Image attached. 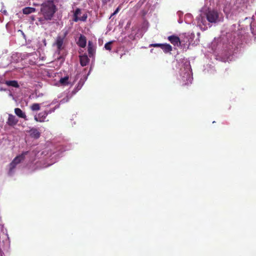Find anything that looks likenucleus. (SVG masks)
Listing matches in <instances>:
<instances>
[{
    "mask_svg": "<svg viewBox=\"0 0 256 256\" xmlns=\"http://www.w3.org/2000/svg\"><path fill=\"white\" fill-rule=\"evenodd\" d=\"M56 11V6L49 5L44 2L41 4L40 12L46 20H52Z\"/></svg>",
    "mask_w": 256,
    "mask_h": 256,
    "instance_id": "1",
    "label": "nucleus"
},
{
    "mask_svg": "<svg viewBox=\"0 0 256 256\" xmlns=\"http://www.w3.org/2000/svg\"><path fill=\"white\" fill-rule=\"evenodd\" d=\"M68 34L67 32H66L64 34V36H58L56 39L55 42L54 44V46H56V51L58 54H60V51L64 49V42Z\"/></svg>",
    "mask_w": 256,
    "mask_h": 256,
    "instance_id": "2",
    "label": "nucleus"
},
{
    "mask_svg": "<svg viewBox=\"0 0 256 256\" xmlns=\"http://www.w3.org/2000/svg\"><path fill=\"white\" fill-rule=\"evenodd\" d=\"M207 20L211 23H216L218 21L219 14L216 10H208L206 12Z\"/></svg>",
    "mask_w": 256,
    "mask_h": 256,
    "instance_id": "3",
    "label": "nucleus"
},
{
    "mask_svg": "<svg viewBox=\"0 0 256 256\" xmlns=\"http://www.w3.org/2000/svg\"><path fill=\"white\" fill-rule=\"evenodd\" d=\"M81 14V10L79 8H77L74 14V21L77 22L78 20L84 22L86 20L88 16L86 14H83L81 18H78V16Z\"/></svg>",
    "mask_w": 256,
    "mask_h": 256,
    "instance_id": "4",
    "label": "nucleus"
},
{
    "mask_svg": "<svg viewBox=\"0 0 256 256\" xmlns=\"http://www.w3.org/2000/svg\"><path fill=\"white\" fill-rule=\"evenodd\" d=\"M47 116L48 113H46L44 110V112H40L38 116H34V120L37 122H42L45 121Z\"/></svg>",
    "mask_w": 256,
    "mask_h": 256,
    "instance_id": "5",
    "label": "nucleus"
},
{
    "mask_svg": "<svg viewBox=\"0 0 256 256\" xmlns=\"http://www.w3.org/2000/svg\"><path fill=\"white\" fill-rule=\"evenodd\" d=\"M18 122V120L16 118V117L14 116L12 114H8V118L6 122V124L8 126H16Z\"/></svg>",
    "mask_w": 256,
    "mask_h": 256,
    "instance_id": "6",
    "label": "nucleus"
},
{
    "mask_svg": "<svg viewBox=\"0 0 256 256\" xmlns=\"http://www.w3.org/2000/svg\"><path fill=\"white\" fill-rule=\"evenodd\" d=\"M168 40L174 46H180V38L176 36H170L168 37Z\"/></svg>",
    "mask_w": 256,
    "mask_h": 256,
    "instance_id": "7",
    "label": "nucleus"
},
{
    "mask_svg": "<svg viewBox=\"0 0 256 256\" xmlns=\"http://www.w3.org/2000/svg\"><path fill=\"white\" fill-rule=\"evenodd\" d=\"M76 44L80 48H85L86 44V37L82 34H80Z\"/></svg>",
    "mask_w": 256,
    "mask_h": 256,
    "instance_id": "8",
    "label": "nucleus"
},
{
    "mask_svg": "<svg viewBox=\"0 0 256 256\" xmlns=\"http://www.w3.org/2000/svg\"><path fill=\"white\" fill-rule=\"evenodd\" d=\"M30 136L35 139L38 138L40 136V132L36 128H32L30 130Z\"/></svg>",
    "mask_w": 256,
    "mask_h": 256,
    "instance_id": "9",
    "label": "nucleus"
},
{
    "mask_svg": "<svg viewBox=\"0 0 256 256\" xmlns=\"http://www.w3.org/2000/svg\"><path fill=\"white\" fill-rule=\"evenodd\" d=\"M88 51L90 57L93 56L95 53L96 50L93 42L92 41H88Z\"/></svg>",
    "mask_w": 256,
    "mask_h": 256,
    "instance_id": "10",
    "label": "nucleus"
},
{
    "mask_svg": "<svg viewBox=\"0 0 256 256\" xmlns=\"http://www.w3.org/2000/svg\"><path fill=\"white\" fill-rule=\"evenodd\" d=\"M28 153V152H23L21 154H20L18 156H16L12 161L14 162L16 164H20L21 162L24 160L25 158V156Z\"/></svg>",
    "mask_w": 256,
    "mask_h": 256,
    "instance_id": "11",
    "label": "nucleus"
},
{
    "mask_svg": "<svg viewBox=\"0 0 256 256\" xmlns=\"http://www.w3.org/2000/svg\"><path fill=\"white\" fill-rule=\"evenodd\" d=\"M80 65L82 66H86L89 62L90 60L86 55L80 56Z\"/></svg>",
    "mask_w": 256,
    "mask_h": 256,
    "instance_id": "12",
    "label": "nucleus"
},
{
    "mask_svg": "<svg viewBox=\"0 0 256 256\" xmlns=\"http://www.w3.org/2000/svg\"><path fill=\"white\" fill-rule=\"evenodd\" d=\"M14 112L19 118H23L25 120H27L26 114L22 111L20 108H16L14 109Z\"/></svg>",
    "mask_w": 256,
    "mask_h": 256,
    "instance_id": "13",
    "label": "nucleus"
},
{
    "mask_svg": "<svg viewBox=\"0 0 256 256\" xmlns=\"http://www.w3.org/2000/svg\"><path fill=\"white\" fill-rule=\"evenodd\" d=\"M161 48L165 53L169 52L172 50V46L168 44H162Z\"/></svg>",
    "mask_w": 256,
    "mask_h": 256,
    "instance_id": "14",
    "label": "nucleus"
},
{
    "mask_svg": "<svg viewBox=\"0 0 256 256\" xmlns=\"http://www.w3.org/2000/svg\"><path fill=\"white\" fill-rule=\"evenodd\" d=\"M36 11V8L31 7H26L22 10V12L25 14H28Z\"/></svg>",
    "mask_w": 256,
    "mask_h": 256,
    "instance_id": "15",
    "label": "nucleus"
},
{
    "mask_svg": "<svg viewBox=\"0 0 256 256\" xmlns=\"http://www.w3.org/2000/svg\"><path fill=\"white\" fill-rule=\"evenodd\" d=\"M6 84L8 86L14 88H18L19 87V84L16 80H8L6 81Z\"/></svg>",
    "mask_w": 256,
    "mask_h": 256,
    "instance_id": "16",
    "label": "nucleus"
},
{
    "mask_svg": "<svg viewBox=\"0 0 256 256\" xmlns=\"http://www.w3.org/2000/svg\"><path fill=\"white\" fill-rule=\"evenodd\" d=\"M68 79H69L68 76H66L64 78H62L60 80V82L62 86H67L69 84Z\"/></svg>",
    "mask_w": 256,
    "mask_h": 256,
    "instance_id": "17",
    "label": "nucleus"
},
{
    "mask_svg": "<svg viewBox=\"0 0 256 256\" xmlns=\"http://www.w3.org/2000/svg\"><path fill=\"white\" fill-rule=\"evenodd\" d=\"M17 164H16L14 161H12L9 165L10 169H9V174H10L12 172V170L15 168Z\"/></svg>",
    "mask_w": 256,
    "mask_h": 256,
    "instance_id": "18",
    "label": "nucleus"
},
{
    "mask_svg": "<svg viewBox=\"0 0 256 256\" xmlns=\"http://www.w3.org/2000/svg\"><path fill=\"white\" fill-rule=\"evenodd\" d=\"M30 108L33 111L38 110H40V106L37 103L33 104L31 106Z\"/></svg>",
    "mask_w": 256,
    "mask_h": 256,
    "instance_id": "19",
    "label": "nucleus"
},
{
    "mask_svg": "<svg viewBox=\"0 0 256 256\" xmlns=\"http://www.w3.org/2000/svg\"><path fill=\"white\" fill-rule=\"evenodd\" d=\"M82 87V84L78 83L76 88L72 92V95L75 94Z\"/></svg>",
    "mask_w": 256,
    "mask_h": 256,
    "instance_id": "20",
    "label": "nucleus"
},
{
    "mask_svg": "<svg viewBox=\"0 0 256 256\" xmlns=\"http://www.w3.org/2000/svg\"><path fill=\"white\" fill-rule=\"evenodd\" d=\"M57 2V0H46L44 3L52 6H56L54 3Z\"/></svg>",
    "mask_w": 256,
    "mask_h": 256,
    "instance_id": "21",
    "label": "nucleus"
},
{
    "mask_svg": "<svg viewBox=\"0 0 256 256\" xmlns=\"http://www.w3.org/2000/svg\"><path fill=\"white\" fill-rule=\"evenodd\" d=\"M112 43V42H107L104 45V48L106 50H112L111 44Z\"/></svg>",
    "mask_w": 256,
    "mask_h": 256,
    "instance_id": "22",
    "label": "nucleus"
},
{
    "mask_svg": "<svg viewBox=\"0 0 256 256\" xmlns=\"http://www.w3.org/2000/svg\"><path fill=\"white\" fill-rule=\"evenodd\" d=\"M70 100V98H68V96H66V98H62V100H60V104H64L66 102H68Z\"/></svg>",
    "mask_w": 256,
    "mask_h": 256,
    "instance_id": "23",
    "label": "nucleus"
},
{
    "mask_svg": "<svg viewBox=\"0 0 256 256\" xmlns=\"http://www.w3.org/2000/svg\"><path fill=\"white\" fill-rule=\"evenodd\" d=\"M162 44H150V47H156V48H158V47H160V48H162Z\"/></svg>",
    "mask_w": 256,
    "mask_h": 256,
    "instance_id": "24",
    "label": "nucleus"
},
{
    "mask_svg": "<svg viewBox=\"0 0 256 256\" xmlns=\"http://www.w3.org/2000/svg\"><path fill=\"white\" fill-rule=\"evenodd\" d=\"M120 6H118L116 8V9L115 10V11L111 14L110 18L114 16L116 14H118V12L120 11Z\"/></svg>",
    "mask_w": 256,
    "mask_h": 256,
    "instance_id": "25",
    "label": "nucleus"
},
{
    "mask_svg": "<svg viewBox=\"0 0 256 256\" xmlns=\"http://www.w3.org/2000/svg\"><path fill=\"white\" fill-rule=\"evenodd\" d=\"M56 106L55 108H51V109H50V110H45V111H46V113H48V114H51V113H52V112H54V111L55 110H56Z\"/></svg>",
    "mask_w": 256,
    "mask_h": 256,
    "instance_id": "26",
    "label": "nucleus"
},
{
    "mask_svg": "<svg viewBox=\"0 0 256 256\" xmlns=\"http://www.w3.org/2000/svg\"><path fill=\"white\" fill-rule=\"evenodd\" d=\"M109 0H103V1L104 2H106L108 1Z\"/></svg>",
    "mask_w": 256,
    "mask_h": 256,
    "instance_id": "27",
    "label": "nucleus"
},
{
    "mask_svg": "<svg viewBox=\"0 0 256 256\" xmlns=\"http://www.w3.org/2000/svg\"><path fill=\"white\" fill-rule=\"evenodd\" d=\"M61 58H62V57H61V56H60V58H58V60H60V59Z\"/></svg>",
    "mask_w": 256,
    "mask_h": 256,
    "instance_id": "28",
    "label": "nucleus"
}]
</instances>
